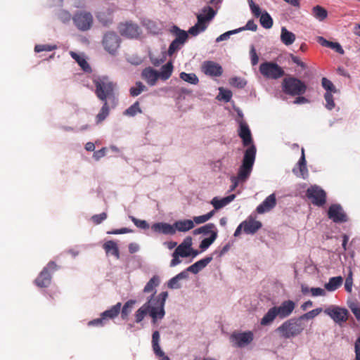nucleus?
<instances>
[{
	"label": "nucleus",
	"mask_w": 360,
	"mask_h": 360,
	"mask_svg": "<svg viewBox=\"0 0 360 360\" xmlns=\"http://www.w3.org/2000/svg\"><path fill=\"white\" fill-rule=\"evenodd\" d=\"M167 296V292H162L157 298H153V296L150 297L148 302L136 311V322L140 323L148 313L153 318V322L156 319H162L165 316L164 306Z\"/></svg>",
	"instance_id": "obj_1"
},
{
	"label": "nucleus",
	"mask_w": 360,
	"mask_h": 360,
	"mask_svg": "<svg viewBox=\"0 0 360 360\" xmlns=\"http://www.w3.org/2000/svg\"><path fill=\"white\" fill-rule=\"evenodd\" d=\"M95 86V94L102 102L108 100L114 102L116 100L115 89L117 84L108 77H98L93 80Z\"/></svg>",
	"instance_id": "obj_2"
},
{
	"label": "nucleus",
	"mask_w": 360,
	"mask_h": 360,
	"mask_svg": "<svg viewBox=\"0 0 360 360\" xmlns=\"http://www.w3.org/2000/svg\"><path fill=\"white\" fill-rule=\"evenodd\" d=\"M305 328L304 322L300 319L292 318L284 321L279 326L276 331L285 339H290L300 335Z\"/></svg>",
	"instance_id": "obj_3"
},
{
	"label": "nucleus",
	"mask_w": 360,
	"mask_h": 360,
	"mask_svg": "<svg viewBox=\"0 0 360 360\" xmlns=\"http://www.w3.org/2000/svg\"><path fill=\"white\" fill-rule=\"evenodd\" d=\"M256 147L254 145L249 146L245 151L242 165L238 169L236 179L245 182L249 178L253 167L256 156Z\"/></svg>",
	"instance_id": "obj_4"
},
{
	"label": "nucleus",
	"mask_w": 360,
	"mask_h": 360,
	"mask_svg": "<svg viewBox=\"0 0 360 360\" xmlns=\"http://www.w3.org/2000/svg\"><path fill=\"white\" fill-rule=\"evenodd\" d=\"M282 89L286 94L300 96L305 93L307 86L300 79L294 77H288L283 80Z\"/></svg>",
	"instance_id": "obj_5"
},
{
	"label": "nucleus",
	"mask_w": 360,
	"mask_h": 360,
	"mask_svg": "<svg viewBox=\"0 0 360 360\" xmlns=\"http://www.w3.org/2000/svg\"><path fill=\"white\" fill-rule=\"evenodd\" d=\"M259 72L265 78L269 79H278L285 75L283 69L272 61L261 63Z\"/></svg>",
	"instance_id": "obj_6"
},
{
	"label": "nucleus",
	"mask_w": 360,
	"mask_h": 360,
	"mask_svg": "<svg viewBox=\"0 0 360 360\" xmlns=\"http://www.w3.org/2000/svg\"><path fill=\"white\" fill-rule=\"evenodd\" d=\"M324 314L330 316L333 321L342 326L348 320L349 311L346 308L337 305H330L323 310Z\"/></svg>",
	"instance_id": "obj_7"
},
{
	"label": "nucleus",
	"mask_w": 360,
	"mask_h": 360,
	"mask_svg": "<svg viewBox=\"0 0 360 360\" xmlns=\"http://www.w3.org/2000/svg\"><path fill=\"white\" fill-rule=\"evenodd\" d=\"M72 20L75 26L81 31L90 30L93 24V16L91 13L85 11L76 13Z\"/></svg>",
	"instance_id": "obj_8"
},
{
	"label": "nucleus",
	"mask_w": 360,
	"mask_h": 360,
	"mask_svg": "<svg viewBox=\"0 0 360 360\" xmlns=\"http://www.w3.org/2000/svg\"><path fill=\"white\" fill-rule=\"evenodd\" d=\"M306 196L311 200V203L316 206H323L326 202V193L319 186H311L306 191Z\"/></svg>",
	"instance_id": "obj_9"
},
{
	"label": "nucleus",
	"mask_w": 360,
	"mask_h": 360,
	"mask_svg": "<svg viewBox=\"0 0 360 360\" xmlns=\"http://www.w3.org/2000/svg\"><path fill=\"white\" fill-rule=\"evenodd\" d=\"M120 38L114 32H108L103 36L102 44L105 50L114 55L120 46Z\"/></svg>",
	"instance_id": "obj_10"
},
{
	"label": "nucleus",
	"mask_w": 360,
	"mask_h": 360,
	"mask_svg": "<svg viewBox=\"0 0 360 360\" xmlns=\"http://www.w3.org/2000/svg\"><path fill=\"white\" fill-rule=\"evenodd\" d=\"M118 30L122 36L129 39L139 37L141 32L139 25L131 22L120 24Z\"/></svg>",
	"instance_id": "obj_11"
},
{
	"label": "nucleus",
	"mask_w": 360,
	"mask_h": 360,
	"mask_svg": "<svg viewBox=\"0 0 360 360\" xmlns=\"http://www.w3.org/2000/svg\"><path fill=\"white\" fill-rule=\"evenodd\" d=\"M328 216L335 223H343L347 221V215L340 205H330L328 210Z\"/></svg>",
	"instance_id": "obj_12"
},
{
	"label": "nucleus",
	"mask_w": 360,
	"mask_h": 360,
	"mask_svg": "<svg viewBox=\"0 0 360 360\" xmlns=\"http://www.w3.org/2000/svg\"><path fill=\"white\" fill-rule=\"evenodd\" d=\"M203 72L209 76L219 77L223 73L222 67L212 60L205 61L202 65Z\"/></svg>",
	"instance_id": "obj_13"
},
{
	"label": "nucleus",
	"mask_w": 360,
	"mask_h": 360,
	"mask_svg": "<svg viewBox=\"0 0 360 360\" xmlns=\"http://www.w3.org/2000/svg\"><path fill=\"white\" fill-rule=\"evenodd\" d=\"M276 308L277 316L283 319L288 317L295 308V303L292 300H285L280 306L274 307Z\"/></svg>",
	"instance_id": "obj_14"
},
{
	"label": "nucleus",
	"mask_w": 360,
	"mask_h": 360,
	"mask_svg": "<svg viewBox=\"0 0 360 360\" xmlns=\"http://www.w3.org/2000/svg\"><path fill=\"white\" fill-rule=\"evenodd\" d=\"M202 13H206V15L202 14H198V22L196 25L199 26L201 30H205L207 28V22L210 21L215 15L214 10L210 6L203 8Z\"/></svg>",
	"instance_id": "obj_15"
},
{
	"label": "nucleus",
	"mask_w": 360,
	"mask_h": 360,
	"mask_svg": "<svg viewBox=\"0 0 360 360\" xmlns=\"http://www.w3.org/2000/svg\"><path fill=\"white\" fill-rule=\"evenodd\" d=\"M231 339L235 342L237 347H243L252 341L253 333L251 331L233 333Z\"/></svg>",
	"instance_id": "obj_16"
},
{
	"label": "nucleus",
	"mask_w": 360,
	"mask_h": 360,
	"mask_svg": "<svg viewBox=\"0 0 360 360\" xmlns=\"http://www.w3.org/2000/svg\"><path fill=\"white\" fill-rule=\"evenodd\" d=\"M238 136L243 141L244 146H252V139L250 128L245 122L240 121L239 123Z\"/></svg>",
	"instance_id": "obj_17"
},
{
	"label": "nucleus",
	"mask_w": 360,
	"mask_h": 360,
	"mask_svg": "<svg viewBox=\"0 0 360 360\" xmlns=\"http://www.w3.org/2000/svg\"><path fill=\"white\" fill-rule=\"evenodd\" d=\"M141 77L150 86L155 85L158 79L160 78L158 71L150 67L146 68L143 70Z\"/></svg>",
	"instance_id": "obj_18"
},
{
	"label": "nucleus",
	"mask_w": 360,
	"mask_h": 360,
	"mask_svg": "<svg viewBox=\"0 0 360 360\" xmlns=\"http://www.w3.org/2000/svg\"><path fill=\"white\" fill-rule=\"evenodd\" d=\"M242 225H243V231L247 234H254L262 227V223L252 217L243 221Z\"/></svg>",
	"instance_id": "obj_19"
},
{
	"label": "nucleus",
	"mask_w": 360,
	"mask_h": 360,
	"mask_svg": "<svg viewBox=\"0 0 360 360\" xmlns=\"http://www.w3.org/2000/svg\"><path fill=\"white\" fill-rule=\"evenodd\" d=\"M151 229L156 233H163L166 235H174L175 233V229L174 224L171 225L167 223L158 222L152 225Z\"/></svg>",
	"instance_id": "obj_20"
},
{
	"label": "nucleus",
	"mask_w": 360,
	"mask_h": 360,
	"mask_svg": "<svg viewBox=\"0 0 360 360\" xmlns=\"http://www.w3.org/2000/svg\"><path fill=\"white\" fill-rule=\"evenodd\" d=\"M276 200L274 194L269 195L257 207V212L259 214H263L269 211L276 206Z\"/></svg>",
	"instance_id": "obj_21"
},
{
	"label": "nucleus",
	"mask_w": 360,
	"mask_h": 360,
	"mask_svg": "<svg viewBox=\"0 0 360 360\" xmlns=\"http://www.w3.org/2000/svg\"><path fill=\"white\" fill-rule=\"evenodd\" d=\"M51 282V275L49 272H46V269H42L37 278L34 281V283L39 288H47Z\"/></svg>",
	"instance_id": "obj_22"
},
{
	"label": "nucleus",
	"mask_w": 360,
	"mask_h": 360,
	"mask_svg": "<svg viewBox=\"0 0 360 360\" xmlns=\"http://www.w3.org/2000/svg\"><path fill=\"white\" fill-rule=\"evenodd\" d=\"M107 255H110L114 256L116 259H120V250L117 243L114 240H108L103 245Z\"/></svg>",
	"instance_id": "obj_23"
},
{
	"label": "nucleus",
	"mask_w": 360,
	"mask_h": 360,
	"mask_svg": "<svg viewBox=\"0 0 360 360\" xmlns=\"http://www.w3.org/2000/svg\"><path fill=\"white\" fill-rule=\"evenodd\" d=\"M212 258L211 257H206L188 266L187 268V271L196 274L204 269L212 261Z\"/></svg>",
	"instance_id": "obj_24"
},
{
	"label": "nucleus",
	"mask_w": 360,
	"mask_h": 360,
	"mask_svg": "<svg viewBox=\"0 0 360 360\" xmlns=\"http://www.w3.org/2000/svg\"><path fill=\"white\" fill-rule=\"evenodd\" d=\"M121 307L122 304L120 302H117L116 304L112 306L110 309L102 312L101 314L104 318L105 321L108 319H114L119 315L121 310Z\"/></svg>",
	"instance_id": "obj_25"
},
{
	"label": "nucleus",
	"mask_w": 360,
	"mask_h": 360,
	"mask_svg": "<svg viewBox=\"0 0 360 360\" xmlns=\"http://www.w3.org/2000/svg\"><path fill=\"white\" fill-rule=\"evenodd\" d=\"M96 18L98 22L105 27H108L113 20L112 13L108 9L98 12Z\"/></svg>",
	"instance_id": "obj_26"
},
{
	"label": "nucleus",
	"mask_w": 360,
	"mask_h": 360,
	"mask_svg": "<svg viewBox=\"0 0 360 360\" xmlns=\"http://www.w3.org/2000/svg\"><path fill=\"white\" fill-rule=\"evenodd\" d=\"M235 197L236 196L234 194L230 195L221 199H219L217 197H214L211 200V204L214 207V210H217L230 203L232 200H233Z\"/></svg>",
	"instance_id": "obj_27"
},
{
	"label": "nucleus",
	"mask_w": 360,
	"mask_h": 360,
	"mask_svg": "<svg viewBox=\"0 0 360 360\" xmlns=\"http://www.w3.org/2000/svg\"><path fill=\"white\" fill-rule=\"evenodd\" d=\"M194 227V223L191 219L179 220L174 223V228L176 231L186 232Z\"/></svg>",
	"instance_id": "obj_28"
},
{
	"label": "nucleus",
	"mask_w": 360,
	"mask_h": 360,
	"mask_svg": "<svg viewBox=\"0 0 360 360\" xmlns=\"http://www.w3.org/2000/svg\"><path fill=\"white\" fill-rule=\"evenodd\" d=\"M160 281L158 276H153L149 281L146 283L143 288V292L146 293L153 292L151 295L153 296V298H157L154 295L156 292L155 288L160 285Z\"/></svg>",
	"instance_id": "obj_29"
},
{
	"label": "nucleus",
	"mask_w": 360,
	"mask_h": 360,
	"mask_svg": "<svg viewBox=\"0 0 360 360\" xmlns=\"http://www.w3.org/2000/svg\"><path fill=\"white\" fill-rule=\"evenodd\" d=\"M343 283L342 276L332 277L329 279L328 282L324 285L326 290L329 292H333L339 288Z\"/></svg>",
	"instance_id": "obj_30"
},
{
	"label": "nucleus",
	"mask_w": 360,
	"mask_h": 360,
	"mask_svg": "<svg viewBox=\"0 0 360 360\" xmlns=\"http://www.w3.org/2000/svg\"><path fill=\"white\" fill-rule=\"evenodd\" d=\"M295 34L288 31L285 27L281 28V40L286 46H290L295 41Z\"/></svg>",
	"instance_id": "obj_31"
},
{
	"label": "nucleus",
	"mask_w": 360,
	"mask_h": 360,
	"mask_svg": "<svg viewBox=\"0 0 360 360\" xmlns=\"http://www.w3.org/2000/svg\"><path fill=\"white\" fill-rule=\"evenodd\" d=\"M277 316H278L276 311V308L273 307L270 308L262 317V319L260 321V324L262 326H269L274 322V321Z\"/></svg>",
	"instance_id": "obj_32"
},
{
	"label": "nucleus",
	"mask_w": 360,
	"mask_h": 360,
	"mask_svg": "<svg viewBox=\"0 0 360 360\" xmlns=\"http://www.w3.org/2000/svg\"><path fill=\"white\" fill-rule=\"evenodd\" d=\"M173 72V65L172 62H168L165 65H164L160 70V72H158L159 77L162 80L168 79Z\"/></svg>",
	"instance_id": "obj_33"
},
{
	"label": "nucleus",
	"mask_w": 360,
	"mask_h": 360,
	"mask_svg": "<svg viewBox=\"0 0 360 360\" xmlns=\"http://www.w3.org/2000/svg\"><path fill=\"white\" fill-rule=\"evenodd\" d=\"M135 303L136 300H129L124 303V306L122 307L120 312L121 313L122 319L125 321L128 319L129 315L131 314Z\"/></svg>",
	"instance_id": "obj_34"
},
{
	"label": "nucleus",
	"mask_w": 360,
	"mask_h": 360,
	"mask_svg": "<svg viewBox=\"0 0 360 360\" xmlns=\"http://www.w3.org/2000/svg\"><path fill=\"white\" fill-rule=\"evenodd\" d=\"M103 105L96 117V123L102 122L109 115L110 108L108 102H103Z\"/></svg>",
	"instance_id": "obj_35"
},
{
	"label": "nucleus",
	"mask_w": 360,
	"mask_h": 360,
	"mask_svg": "<svg viewBox=\"0 0 360 360\" xmlns=\"http://www.w3.org/2000/svg\"><path fill=\"white\" fill-rule=\"evenodd\" d=\"M312 15L317 20L323 21L328 16L327 11L321 6H316L312 8Z\"/></svg>",
	"instance_id": "obj_36"
},
{
	"label": "nucleus",
	"mask_w": 360,
	"mask_h": 360,
	"mask_svg": "<svg viewBox=\"0 0 360 360\" xmlns=\"http://www.w3.org/2000/svg\"><path fill=\"white\" fill-rule=\"evenodd\" d=\"M259 17L260 24L264 28L270 29L273 26V19L266 11L262 13Z\"/></svg>",
	"instance_id": "obj_37"
},
{
	"label": "nucleus",
	"mask_w": 360,
	"mask_h": 360,
	"mask_svg": "<svg viewBox=\"0 0 360 360\" xmlns=\"http://www.w3.org/2000/svg\"><path fill=\"white\" fill-rule=\"evenodd\" d=\"M160 333L158 330L153 332L152 335V346L153 349L155 354H162V350L161 349L160 345Z\"/></svg>",
	"instance_id": "obj_38"
},
{
	"label": "nucleus",
	"mask_w": 360,
	"mask_h": 360,
	"mask_svg": "<svg viewBox=\"0 0 360 360\" xmlns=\"http://www.w3.org/2000/svg\"><path fill=\"white\" fill-rule=\"evenodd\" d=\"M180 78L191 84H197L199 82V79L195 73H186L182 72L180 73Z\"/></svg>",
	"instance_id": "obj_39"
},
{
	"label": "nucleus",
	"mask_w": 360,
	"mask_h": 360,
	"mask_svg": "<svg viewBox=\"0 0 360 360\" xmlns=\"http://www.w3.org/2000/svg\"><path fill=\"white\" fill-rule=\"evenodd\" d=\"M215 229V226L212 223L207 224L206 225L201 226L198 229H196L193 231L194 235H198V234H205L207 235L208 233H211L212 231H214V229Z\"/></svg>",
	"instance_id": "obj_40"
},
{
	"label": "nucleus",
	"mask_w": 360,
	"mask_h": 360,
	"mask_svg": "<svg viewBox=\"0 0 360 360\" xmlns=\"http://www.w3.org/2000/svg\"><path fill=\"white\" fill-rule=\"evenodd\" d=\"M147 89L146 86L141 82H136L135 86H131L129 89V94L132 97H135L141 94L143 91Z\"/></svg>",
	"instance_id": "obj_41"
},
{
	"label": "nucleus",
	"mask_w": 360,
	"mask_h": 360,
	"mask_svg": "<svg viewBox=\"0 0 360 360\" xmlns=\"http://www.w3.org/2000/svg\"><path fill=\"white\" fill-rule=\"evenodd\" d=\"M217 237V231H212V234L209 238H206L203 239L200 244V248L202 250H205L207 249L211 244L216 240Z\"/></svg>",
	"instance_id": "obj_42"
},
{
	"label": "nucleus",
	"mask_w": 360,
	"mask_h": 360,
	"mask_svg": "<svg viewBox=\"0 0 360 360\" xmlns=\"http://www.w3.org/2000/svg\"><path fill=\"white\" fill-rule=\"evenodd\" d=\"M141 112H142V110L139 107V102L136 101L134 104H132L130 107H129L127 110H125L124 114L125 115L134 117L137 113H141Z\"/></svg>",
	"instance_id": "obj_43"
},
{
	"label": "nucleus",
	"mask_w": 360,
	"mask_h": 360,
	"mask_svg": "<svg viewBox=\"0 0 360 360\" xmlns=\"http://www.w3.org/2000/svg\"><path fill=\"white\" fill-rule=\"evenodd\" d=\"M215 214V210H212L206 214L194 217H193V223H196L197 224H202L208 221L211 219Z\"/></svg>",
	"instance_id": "obj_44"
},
{
	"label": "nucleus",
	"mask_w": 360,
	"mask_h": 360,
	"mask_svg": "<svg viewBox=\"0 0 360 360\" xmlns=\"http://www.w3.org/2000/svg\"><path fill=\"white\" fill-rule=\"evenodd\" d=\"M321 311H323V309L321 308H316L315 309L311 310L303 315L300 316V317H297L298 319H300L301 322H303V320L304 319H312L317 315H319Z\"/></svg>",
	"instance_id": "obj_45"
},
{
	"label": "nucleus",
	"mask_w": 360,
	"mask_h": 360,
	"mask_svg": "<svg viewBox=\"0 0 360 360\" xmlns=\"http://www.w3.org/2000/svg\"><path fill=\"white\" fill-rule=\"evenodd\" d=\"M173 29L176 32V40L181 44H184L188 38V33L182 30H180L176 26H174Z\"/></svg>",
	"instance_id": "obj_46"
},
{
	"label": "nucleus",
	"mask_w": 360,
	"mask_h": 360,
	"mask_svg": "<svg viewBox=\"0 0 360 360\" xmlns=\"http://www.w3.org/2000/svg\"><path fill=\"white\" fill-rule=\"evenodd\" d=\"M71 56L73 58H75L77 62L78 63V64L81 66V68L84 70V71H88L90 70V67H89V65L88 64V63L86 61L85 59L81 58L80 56H79L77 53H74V52H72L71 53Z\"/></svg>",
	"instance_id": "obj_47"
},
{
	"label": "nucleus",
	"mask_w": 360,
	"mask_h": 360,
	"mask_svg": "<svg viewBox=\"0 0 360 360\" xmlns=\"http://www.w3.org/2000/svg\"><path fill=\"white\" fill-rule=\"evenodd\" d=\"M322 86L326 90V92L335 93L336 89L331 81L326 77H323L321 79Z\"/></svg>",
	"instance_id": "obj_48"
},
{
	"label": "nucleus",
	"mask_w": 360,
	"mask_h": 360,
	"mask_svg": "<svg viewBox=\"0 0 360 360\" xmlns=\"http://www.w3.org/2000/svg\"><path fill=\"white\" fill-rule=\"evenodd\" d=\"M129 218L138 228L141 229H148L149 228V224L146 221L136 219L133 216H130Z\"/></svg>",
	"instance_id": "obj_49"
},
{
	"label": "nucleus",
	"mask_w": 360,
	"mask_h": 360,
	"mask_svg": "<svg viewBox=\"0 0 360 360\" xmlns=\"http://www.w3.org/2000/svg\"><path fill=\"white\" fill-rule=\"evenodd\" d=\"M57 48L56 45L37 44L34 47V51L39 53L41 51H51Z\"/></svg>",
	"instance_id": "obj_50"
},
{
	"label": "nucleus",
	"mask_w": 360,
	"mask_h": 360,
	"mask_svg": "<svg viewBox=\"0 0 360 360\" xmlns=\"http://www.w3.org/2000/svg\"><path fill=\"white\" fill-rule=\"evenodd\" d=\"M184 44L180 43L174 39L169 45L168 49V54L172 56L176 51L179 50Z\"/></svg>",
	"instance_id": "obj_51"
},
{
	"label": "nucleus",
	"mask_w": 360,
	"mask_h": 360,
	"mask_svg": "<svg viewBox=\"0 0 360 360\" xmlns=\"http://www.w3.org/2000/svg\"><path fill=\"white\" fill-rule=\"evenodd\" d=\"M191 250V249L183 246L181 245H179L174 250L176 254H179L181 257H187L190 256L189 251Z\"/></svg>",
	"instance_id": "obj_52"
},
{
	"label": "nucleus",
	"mask_w": 360,
	"mask_h": 360,
	"mask_svg": "<svg viewBox=\"0 0 360 360\" xmlns=\"http://www.w3.org/2000/svg\"><path fill=\"white\" fill-rule=\"evenodd\" d=\"M324 98L326 100V108L328 110H332L335 107V102L333 100V96L332 95V93L330 92H326L324 95Z\"/></svg>",
	"instance_id": "obj_53"
},
{
	"label": "nucleus",
	"mask_w": 360,
	"mask_h": 360,
	"mask_svg": "<svg viewBox=\"0 0 360 360\" xmlns=\"http://www.w3.org/2000/svg\"><path fill=\"white\" fill-rule=\"evenodd\" d=\"M352 276H353L352 271L351 269H349V274L345 279V288L346 291H347L348 292H352V285H353Z\"/></svg>",
	"instance_id": "obj_54"
},
{
	"label": "nucleus",
	"mask_w": 360,
	"mask_h": 360,
	"mask_svg": "<svg viewBox=\"0 0 360 360\" xmlns=\"http://www.w3.org/2000/svg\"><path fill=\"white\" fill-rule=\"evenodd\" d=\"M248 4L250 6V8L251 10L252 13L256 17L258 18L262 15L260 8L258 5L255 4L253 0H248Z\"/></svg>",
	"instance_id": "obj_55"
},
{
	"label": "nucleus",
	"mask_w": 360,
	"mask_h": 360,
	"mask_svg": "<svg viewBox=\"0 0 360 360\" xmlns=\"http://www.w3.org/2000/svg\"><path fill=\"white\" fill-rule=\"evenodd\" d=\"M257 29V25L255 24L253 20H250L248 21L245 27L237 29L238 32L243 31L245 30L256 31Z\"/></svg>",
	"instance_id": "obj_56"
},
{
	"label": "nucleus",
	"mask_w": 360,
	"mask_h": 360,
	"mask_svg": "<svg viewBox=\"0 0 360 360\" xmlns=\"http://www.w3.org/2000/svg\"><path fill=\"white\" fill-rule=\"evenodd\" d=\"M107 218V214L105 212H102L99 214H94L91 217V221L95 224H100Z\"/></svg>",
	"instance_id": "obj_57"
},
{
	"label": "nucleus",
	"mask_w": 360,
	"mask_h": 360,
	"mask_svg": "<svg viewBox=\"0 0 360 360\" xmlns=\"http://www.w3.org/2000/svg\"><path fill=\"white\" fill-rule=\"evenodd\" d=\"M105 322H106L105 320L104 319V318L101 314L100 318H98V319H96L90 321L88 323V326H89L102 327V326H103L105 324Z\"/></svg>",
	"instance_id": "obj_58"
},
{
	"label": "nucleus",
	"mask_w": 360,
	"mask_h": 360,
	"mask_svg": "<svg viewBox=\"0 0 360 360\" xmlns=\"http://www.w3.org/2000/svg\"><path fill=\"white\" fill-rule=\"evenodd\" d=\"M167 287L170 289H178L181 288V285L179 283V280H178L177 277L175 276L172 278L167 283Z\"/></svg>",
	"instance_id": "obj_59"
},
{
	"label": "nucleus",
	"mask_w": 360,
	"mask_h": 360,
	"mask_svg": "<svg viewBox=\"0 0 360 360\" xmlns=\"http://www.w3.org/2000/svg\"><path fill=\"white\" fill-rule=\"evenodd\" d=\"M250 55L252 65H257L259 61V57H258L256 50L253 46H252L251 49L250 51Z\"/></svg>",
	"instance_id": "obj_60"
},
{
	"label": "nucleus",
	"mask_w": 360,
	"mask_h": 360,
	"mask_svg": "<svg viewBox=\"0 0 360 360\" xmlns=\"http://www.w3.org/2000/svg\"><path fill=\"white\" fill-rule=\"evenodd\" d=\"M219 93L225 101H229L231 98L232 93L229 90H225L223 88H219Z\"/></svg>",
	"instance_id": "obj_61"
},
{
	"label": "nucleus",
	"mask_w": 360,
	"mask_h": 360,
	"mask_svg": "<svg viewBox=\"0 0 360 360\" xmlns=\"http://www.w3.org/2000/svg\"><path fill=\"white\" fill-rule=\"evenodd\" d=\"M310 292L314 297L326 295L325 290L321 288H310Z\"/></svg>",
	"instance_id": "obj_62"
},
{
	"label": "nucleus",
	"mask_w": 360,
	"mask_h": 360,
	"mask_svg": "<svg viewBox=\"0 0 360 360\" xmlns=\"http://www.w3.org/2000/svg\"><path fill=\"white\" fill-rule=\"evenodd\" d=\"M58 269L59 266L56 264V263L55 262L51 261L43 269H46V272H49L51 274V272L55 271Z\"/></svg>",
	"instance_id": "obj_63"
},
{
	"label": "nucleus",
	"mask_w": 360,
	"mask_h": 360,
	"mask_svg": "<svg viewBox=\"0 0 360 360\" xmlns=\"http://www.w3.org/2000/svg\"><path fill=\"white\" fill-rule=\"evenodd\" d=\"M355 360H360V336L354 343Z\"/></svg>",
	"instance_id": "obj_64"
}]
</instances>
